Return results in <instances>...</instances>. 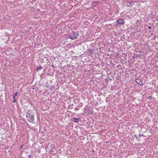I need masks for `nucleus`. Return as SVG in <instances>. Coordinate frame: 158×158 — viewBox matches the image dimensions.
<instances>
[{
	"instance_id": "nucleus-1",
	"label": "nucleus",
	"mask_w": 158,
	"mask_h": 158,
	"mask_svg": "<svg viewBox=\"0 0 158 158\" xmlns=\"http://www.w3.org/2000/svg\"><path fill=\"white\" fill-rule=\"evenodd\" d=\"M72 33L68 35L67 36V38L71 39V40H73L76 39L77 37L79 35L78 31L74 32V31L72 32Z\"/></svg>"
},
{
	"instance_id": "nucleus-2",
	"label": "nucleus",
	"mask_w": 158,
	"mask_h": 158,
	"mask_svg": "<svg viewBox=\"0 0 158 158\" xmlns=\"http://www.w3.org/2000/svg\"><path fill=\"white\" fill-rule=\"evenodd\" d=\"M26 116L27 120L29 122L33 123L34 122L33 115H32L31 112L28 111L26 113Z\"/></svg>"
},
{
	"instance_id": "nucleus-3",
	"label": "nucleus",
	"mask_w": 158,
	"mask_h": 158,
	"mask_svg": "<svg viewBox=\"0 0 158 158\" xmlns=\"http://www.w3.org/2000/svg\"><path fill=\"white\" fill-rule=\"evenodd\" d=\"M124 21L123 19H118L117 22V24L123 25L124 24Z\"/></svg>"
},
{
	"instance_id": "nucleus-4",
	"label": "nucleus",
	"mask_w": 158,
	"mask_h": 158,
	"mask_svg": "<svg viewBox=\"0 0 158 158\" xmlns=\"http://www.w3.org/2000/svg\"><path fill=\"white\" fill-rule=\"evenodd\" d=\"M84 112L86 113H88V114H91L93 113V111L90 110V109L89 108H85V109H84Z\"/></svg>"
},
{
	"instance_id": "nucleus-5",
	"label": "nucleus",
	"mask_w": 158,
	"mask_h": 158,
	"mask_svg": "<svg viewBox=\"0 0 158 158\" xmlns=\"http://www.w3.org/2000/svg\"><path fill=\"white\" fill-rule=\"evenodd\" d=\"M71 121L72 122L78 123L80 121V118H73L71 119Z\"/></svg>"
},
{
	"instance_id": "nucleus-6",
	"label": "nucleus",
	"mask_w": 158,
	"mask_h": 158,
	"mask_svg": "<svg viewBox=\"0 0 158 158\" xmlns=\"http://www.w3.org/2000/svg\"><path fill=\"white\" fill-rule=\"evenodd\" d=\"M87 53L88 54V55H90L92 54H94V51L92 49H89V51Z\"/></svg>"
},
{
	"instance_id": "nucleus-7",
	"label": "nucleus",
	"mask_w": 158,
	"mask_h": 158,
	"mask_svg": "<svg viewBox=\"0 0 158 158\" xmlns=\"http://www.w3.org/2000/svg\"><path fill=\"white\" fill-rule=\"evenodd\" d=\"M42 67L40 66L39 67H38L36 69V70H40L41 69H42Z\"/></svg>"
},
{
	"instance_id": "nucleus-8",
	"label": "nucleus",
	"mask_w": 158,
	"mask_h": 158,
	"mask_svg": "<svg viewBox=\"0 0 158 158\" xmlns=\"http://www.w3.org/2000/svg\"><path fill=\"white\" fill-rule=\"evenodd\" d=\"M55 88V87L53 85L52 86V87H51L50 88H49V89L52 91V90L53 89H54Z\"/></svg>"
},
{
	"instance_id": "nucleus-9",
	"label": "nucleus",
	"mask_w": 158,
	"mask_h": 158,
	"mask_svg": "<svg viewBox=\"0 0 158 158\" xmlns=\"http://www.w3.org/2000/svg\"><path fill=\"white\" fill-rule=\"evenodd\" d=\"M139 81H140V83H139V84L141 86L143 85V83L140 80H139Z\"/></svg>"
},
{
	"instance_id": "nucleus-10",
	"label": "nucleus",
	"mask_w": 158,
	"mask_h": 158,
	"mask_svg": "<svg viewBox=\"0 0 158 158\" xmlns=\"http://www.w3.org/2000/svg\"><path fill=\"white\" fill-rule=\"evenodd\" d=\"M18 94V92H16L15 94H13V95H15V96H17Z\"/></svg>"
},
{
	"instance_id": "nucleus-11",
	"label": "nucleus",
	"mask_w": 158,
	"mask_h": 158,
	"mask_svg": "<svg viewBox=\"0 0 158 158\" xmlns=\"http://www.w3.org/2000/svg\"><path fill=\"white\" fill-rule=\"evenodd\" d=\"M12 96H13V99H15L16 96H15V95H12Z\"/></svg>"
},
{
	"instance_id": "nucleus-12",
	"label": "nucleus",
	"mask_w": 158,
	"mask_h": 158,
	"mask_svg": "<svg viewBox=\"0 0 158 158\" xmlns=\"http://www.w3.org/2000/svg\"><path fill=\"white\" fill-rule=\"evenodd\" d=\"M16 102V99H13V103H15Z\"/></svg>"
},
{
	"instance_id": "nucleus-13",
	"label": "nucleus",
	"mask_w": 158,
	"mask_h": 158,
	"mask_svg": "<svg viewBox=\"0 0 158 158\" xmlns=\"http://www.w3.org/2000/svg\"><path fill=\"white\" fill-rule=\"evenodd\" d=\"M148 98L149 99L151 100L152 99V97L150 96L148 97Z\"/></svg>"
},
{
	"instance_id": "nucleus-14",
	"label": "nucleus",
	"mask_w": 158,
	"mask_h": 158,
	"mask_svg": "<svg viewBox=\"0 0 158 158\" xmlns=\"http://www.w3.org/2000/svg\"><path fill=\"white\" fill-rule=\"evenodd\" d=\"M28 156L29 158H31L32 157V156L31 155H29Z\"/></svg>"
},
{
	"instance_id": "nucleus-15",
	"label": "nucleus",
	"mask_w": 158,
	"mask_h": 158,
	"mask_svg": "<svg viewBox=\"0 0 158 158\" xmlns=\"http://www.w3.org/2000/svg\"><path fill=\"white\" fill-rule=\"evenodd\" d=\"M133 3V2H130V5H131L132 4V3Z\"/></svg>"
},
{
	"instance_id": "nucleus-16",
	"label": "nucleus",
	"mask_w": 158,
	"mask_h": 158,
	"mask_svg": "<svg viewBox=\"0 0 158 158\" xmlns=\"http://www.w3.org/2000/svg\"><path fill=\"white\" fill-rule=\"evenodd\" d=\"M80 104L81 105V106H82L83 105V103H80Z\"/></svg>"
},
{
	"instance_id": "nucleus-17",
	"label": "nucleus",
	"mask_w": 158,
	"mask_h": 158,
	"mask_svg": "<svg viewBox=\"0 0 158 158\" xmlns=\"http://www.w3.org/2000/svg\"><path fill=\"white\" fill-rule=\"evenodd\" d=\"M141 136H143V135H139V137H141Z\"/></svg>"
},
{
	"instance_id": "nucleus-18",
	"label": "nucleus",
	"mask_w": 158,
	"mask_h": 158,
	"mask_svg": "<svg viewBox=\"0 0 158 158\" xmlns=\"http://www.w3.org/2000/svg\"><path fill=\"white\" fill-rule=\"evenodd\" d=\"M148 28L149 29H151V27H148Z\"/></svg>"
},
{
	"instance_id": "nucleus-19",
	"label": "nucleus",
	"mask_w": 158,
	"mask_h": 158,
	"mask_svg": "<svg viewBox=\"0 0 158 158\" xmlns=\"http://www.w3.org/2000/svg\"><path fill=\"white\" fill-rule=\"evenodd\" d=\"M39 91L40 92H42V91L40 90V91Z\"/></svg>"
},
{
	"instance_id": "nucleus-20",
	"label": "nucleus",
	"mask_w": 158,
	"mask_h": 158,
	"mask_svg": "<svg viewBox=\"0 0 158 158\" xmlns=\"http://www.w3.org/2000/svg\"><path fill=\"white\" fill-rule=\"evenodd\" d=\"M151 35H153V33H151Z\"/></svg>"
},
{
	"instance_id": "nucleus-21",
	"label": "nucleus",
	"mask_w": 158,
	"mask_h": 158,
	"mask_svg": "<svg viewBox=\"0 0 158 158\" xmlns=\"http://www.w3.org/2000/svg\"><path fill=\"white\" fill-rule=\"evenodd\" d=\"M133 58L134 59V58H135L134 56H133Z\"/></svg>"
},
{
	"instance_id": "nucleus-22",
	"label": "nucleus",
	"mask_w": 158,
	"mask_h": 158,
	"mask_svg": "<svg viewBox=\"0 0 158 158\" xmlns=\"http://www.w3.org/2000/svg\"><path fill=\"white\" fill-rule=\"evenodd\" d=\"M134 136H135V137H136V135H134Z\"/></svg>"
},
{
	"instance_id": "nucleus-23",
	"label": "nucleus",
	"mask_w": 158,
	"mask_h": 158,
	"mask_svg": "<svg viewBox=\"0 0 158 158\" xmlns=\"http://www.w3.org/2000/svg\"><path fill=\"white\" fill-rule=\"evenodd\" d=\"M52 67H53V68H54V66H52Z\"/></svg>"
}]
</instances>
